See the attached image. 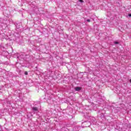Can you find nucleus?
<instances>
[{
  "instance_id": "nucleus-1",
  "label": "nucleus",
  "mask_w": 131,
  "mask_h": 131,
  "mask_svg": "<svg viewBox=\"0 0 131 131\" xmlns=\"http://www.w3.org/2000/svg\"><path fill=\"white\" fill-rule=\"evenodd\" d=\"M83 124L85 125V127H89V126L92 124V123L90 121H86L83 122Z\"/></svg>"
},
{
  "instance_id": "nucleus-2",
  "label": "nucleus",
  "mask_w": 131,
  "mask_h": 131,
  "mask_svg": "<svg viewBox=\"0 0 131 131\" xmlns=\"http://www.w3.org/2000/svg\"><path fill=\"white\" fill-rule=\"evenodd\" d=\"M32 110L33 111V112H34V113L38 112V108L37 107H33L32 108Z\"/></svg>"
},
{
  "instance_id": "nucleus-3",
  "label": "nucleus",
  "mask_w": 131,
  "mask_h": 131,
  "mask_svg": "<svg viewBox=\"0 0 131 131\" xmlns=\"http://www.w3.org/2000/svg\"><path fill=\"white\" fill-rule=\"evenodd\" d=\"M90 119H91L90 122H91L92 123H94V122H95L96 121V119L94 117H91Z\"/></svg>"
},
{
  "instance_id": "nucleus-4",
  "label": "nucleus",
  "mask_w": 131,
  "mask_h": 131,
  "mask_svg": "<svg viewBox=\"0 0 131 131\" xmlns=\"http://www.w3.org/2000/svg\"><path fill=\"white\" fill-rule=\"evenodd\" d=\"M74 89L76 91V92H79V91H81V87L77 86L74 88Z\"/></svg>"
},
{
  "instance_id": "nucleus-5",
  "label": "nucleus",
  "mask_w": 131,
  "mask_h": 131,
  "mask_svg": "<svg viewBox=\"0 0 131 131\" xmlns=\"http://www.w3.org/2000/svg\"><path fill=\"white\" fill-rule=\"evenodd\" d=\"M75 130H77V131L79 130V126H75Z\"/></svg>"
},
{
  "instance_id": "nucleus-6",
  "label": "nucleus",
  "mask_w": 131,
  "mask_h": 131,
  "mask_svg": "<svg viewBox=\"0 0 131 131\" xmlns=\"http://www.w3.org/2000/svg\"><path fill=\"white\" fill-rule=\"evenodd\" d=\"M114 43H115V45H118V44L119 43V42H118V41H115V42H114Z\"/></svg>"
},
{
  "instance_id": "nucleus-7",
  "label": "nucleus",
  "mask_w": 131,
  "mask_h": 131,
  "mask_svg": "<svg viewBox=\"0 0 131 131\" xmlns=\"http://www.w3.org/2000/svg\"><path fill=\"white\" fill-rule=\"evenodd\" d=\"M25 75H28V72H25Z\"/></svg>"
},
{
  "instance_id": "nucleus-8",
  "label": "nucleus",
  "mask_w": 131,
  "mask_h": 131,
  "mask_svg": "<svg viewBox=\"0 0 131 131\" xmlns=\"http://www.w3.org/2000/svg\"><path fill=\"white\" fill-rule=\"evenodd\" d=\"M86 21L87 22H91V20L90 19H87Z\"/></svg>"
},
{
  "instance_id": "nucleus-9",
  "label": "nucleus",
  "mask_w": 131,
  "mask_h": 131,
  "mask_svg": "<svg viewBox=\"0 0 131 131\" xmlns=\"http://www.w3.org/2000/svg\"><path fill=\"white\" fill-rule=\"evenodd\" d=\"M79 2H80V3H83V0H79Z\"/></svg>"
},
{
  "instance_id": "nucleus-10",
  "label": "nucleus",
  "mask_w": 131,
  "mask_h": 131,
  "mask_svg": "<svg viewBox=\"0 0 131 131\" xmlns=\"http://www.w3.org/2000/svg\"><path fill=\"white\" fill-rule=\"evenodd\" d=\"M129 17H131V14H128Z\"/></svg>"
},
{
  "instance_id": "nucleus-11",
  "label": "nucleus",
  "mask_w": 131,
  "mask_h": 131,
  "mask_svg": "<svg viewBox=\"0 0 131 131\" xmlns=\"http://www.w3.org/2000/svg\"><path fill=\"white\" fill-rule=\"evenodd\" d=\"M130 82L131 83V79H130Z\"/></svg>"
}]
</instances>
